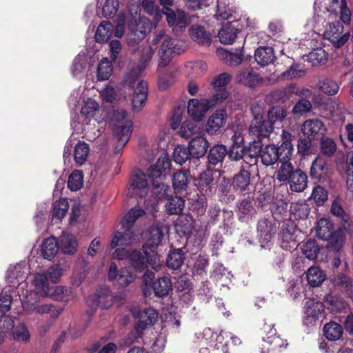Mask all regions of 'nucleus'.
<instances>
[{"instance_id":"obj_1","label":"nucleus","mask_w":353,"mask_h":353,"mask_svg":"<svg viewBox=\"0 0 353 353\" xmlns=\"http://www.w3.org/2000/svg\"><path fill=\"white\" fill-rule=\"evenodd\" d=\"M281 137L282 143L279 147H276L274 144H270L262 148L260 141H253L250 145V150H253L255 153L260 152L261 161L264 165H272L278 160L286 159V158L292 157L293 153L291 134L283 130Z\"/></svg>"},{"instance_id":"obj_2","label":"nucleus","mask_w":353,"mask_h":353,"mask_svg":"<svg viewBox=\"0 0 353 353\" xmlns=\"http://www.w3.org/2000/svg\"><path fill=\"white\" fill-rule=\"evenodd\" d=\"M110 125L113 136L117 141V148L121 149L129 141L132 122L127 117L125 110H114L111 115Z\"/></svg>"},{"instance_id":"obj_3","label":"nucleus","mask_w":353,"mask_h":353,"mask_svg":"<svg viewBox=\"0 0 353 353\" xmlns=\"http://www.w3.org/2000/svg\"><path fill=\"white\" fill-rule=\"evenodd\" d=\"M125 84L128 94L131 97V103L134 111H140L148 97V84L143 80L137 78V72H132L125 78Z\"/></svg>"},{"instance_id":"obj_4","label":"nucleus","mask_w":353,"mask_h":353,"mask_svg":"<svg viewBox=\"0 0 353 353\" xmlns=\"http://www.w3.org/2000/svg\"><path fill=\"white\" fill-rule=\"evenodd\" d=\"M152 43L154 45L161 43L158 52L159 67L167 66L172 59L173 53L179 54L183 52L182 46L174 44L172 39L166 34L164 30L155 32Z\"/></svg>"},{"instance_id":"obj_5","label":"nucleus","mask_w":353,"mask_h":353,"mask_svg":"<svg viewBox=\"0 0 353 353\" xmlns=\"http://www.w3.org/2000/svg\"><path fill=\"white\" fill-rule=\"evenodd\" d=\"M224 99V92L214 94L211 99H191L188 103V113L194 121H200L211 108Z\"/></svg>"},{"instance_id":"obj_6","label":"nucleus","mask_w":353,"mask_h":353,"mask_svg":"<svg viewBox=\"0 0 353 353\" xmlns=\"http://www.w3.org/2000/svg\"><path fill=\"white\" fill-rule=\"evenodd\" d=\"M130 312L133 316L139 318V321L135 325V332L132 334L134 335L133 339L130 337L128 339L129 341H125V345H130L132 343L138 342V339L141 337V334L143 330L154 324L158 319V313L153 308H148L141 312L137 308H132Z\"/></svg>"},{"instance_id":"obj_7","label":"nucleus","mask_w":353,"mask_h":353,"mask_svg":"<svg viewBox=\"0 0 353 353\" xmlns=\"http://www.w3.org/2000/svg\"><path fill=\"white\" fill-rule=\"evenodd\" d=\"M253 119L249 128V132L256 137H268L274 130V126L264 119V108L258 103L251 107Z\"/></svg>"},{"instance_id":"obj_8","label":"nucleus","mask_w":353,"mask_h":353,"mask_svg":"<svg viewBox=\"0 0 353 353\" xmlns=\"http://www.w3.org/2000/svg\"><path fill=\"white\" fill-rule=\"evenodd\" d=\"M324 312V305L321 302L309 299L305 304L304 325L311 327L321 323L325 317Z\"/></svg>"},{"instance_id":"obj_9","label":"nucleus","mask_w":353,"mask_h":353,"mask_svg":"<svg viewBox=\"0 0 353 353\" xmlns=\"http://www.w3.org/2000/svg\"><path fill=\"white\" fill-rule=\"evenodd\" d=\"M39 297L36 294L29 293L22 301L23 308L30 312H34L41 314L51 312L52 316L54 317L61 314L62 309L52 310L54 306L52 304L38 305Z\"/></svg>"},{"instance_id":"obj_10","label":"nucleus","mask_w":353,"mask_h":353,"mask_svg":"<svg viewBox=\"0 0 353 353\" xmlns=\"http://www.w3.org/2000/svg\"><path fill=\"white\" fill-rule=\"evenodd\" d=\"M324 37L337 48L344 46L350 38V32L343 31V26L340 21H335L329 25L324 32Z\"/></svg>"},{"instance_id":"obj_11","label":"nucleus","mask_w":353,"mask_h":353,"mask_svg":"<svg viewBox=\"0 0 353 353\" xmlns=\"http://www.w3.org/2000/svg\"><path fill=\"white\" fill-rule=\"evenodd\" d=\"M163 14L166 16L169 26L176 34L182 32L189 24L188 15L182 10H168Z\"/></svg>"},{"instance_id":"obj_12","label":"nucleus","mask_w":353,"mask_h":353,"mask_svg":"<svg viewBox=\"0 0 353 353\" xmlns=\"http://www.w3.org/2000/svg\"><path fill=\"white\" fill-rule=\"evenodd\" d=\"M123 299L124 296L123 294L114 295L109 288H105L97 290L90 297V301L93 302V306L108 309L112 305L114 301L117 299L121 301Z\"/></svg>"},{"instance_id":"obj_13","label":"nucleus","mask_w":353,"mask_h":353,"mask_svg":"<svg viewBox=\"0 0 353 353\" xmlns=\"http://www.w3.org/2000/svg\"><path fill=\"white\" fill-rule=\"evenodd\" d=\"M29 274V268L23 262L10 266L8 270L6 279L10 287L16 288L23 285Z\"/></svg>"},{"instance_id":"obj_14","label":"nucleus","mask_w":353,"mask_h":353,"mask_svg":"<svg viewBox=\"0 0 353 353\" xmlns=\"http://www.w3.org/2000/svg\"><path fill=\"white\" fill-rule=\"evenodd\" d=\"M146 25H148V22L145 19H140L131 27L130 32L126 35V41L130 47L135 48L145 38L148 32Z\"/></svg>"},{"instance_id":"obj_15","label":"nucleus","mask_w":353,"mask_h":353,"mask_svg":"<svg viewBox=\"0 0 353 353\" xmlns=\"http://www.w3.org/2000/svg\"><path fill=\"white\" fill-rule=\"evenodd\" d=\"M148 192V183L144 173L139 171L131 178V184L128 190V194L143 197Z\"/></svg>"},{"instance_id":"obj_16","label":"nucleus","mask_w":353,"mask_h":353,"mask_svg":"<svg viewBox=\"0 0 353 353\" xmlns=\"http://www.w3.org/2000/svg\"><path fill=\"white\" fill-rule=\"evenodd\" d=\"M227 120V113L225 110L221 109L215 111L208 118L205 130L209 134H219L221 128L225 125Z\"/></svg>"},{"instance_id":"obj_17","label":"nucleus","mask_w":353,"mask_h":353,"mask_svg":"<svg viewBox=\"0 0 353 353\" xmlns=\"http://www.w3.org/2000/svg\"><path fill=\"white\" fill-rule=\"evenodd\" d=\"M288 343L285 340H283L276 334L263 338L260 345V353H270L273 351H281L282 348H286Z\"/></svg>"},{"instance_id":"obj_18","label":"nucleus","mask_w":353,"mask_h":353,"mask_svg":"<svg viewBox=\"0 0 353 353\" xmlns=\"http://www.w3.org/2000/svg\"><path fill=\"white\" fill-rule=\"evenodd\" d=\"M326 131L323 123L319 119H307L301 126V132L307 139H314L317 135H322Z\"/></svg>"},{"instance_id":"obj_19","label":"nucleus","mask_w":353,"mask_h":353,"mask_svg":"<svg viewBox=\"0 0 353 353\" xmlns=\"http://www.w3.org/2000/svg\"><path fill=\"white\" fill-rule=\"evenodd\" d=\"M236 207L237 216L242 222H248L256 215V211L254 206V201L249 198L239 201Z\"/></svg>"},{"instance_id":"obj_20","label":"nucleus","mask_w":353,"mask_h":353,"mask_svg":"<svg viewBox=\"0 0 353 353\" xmlns=\"http://www.w3.org/2000/svg\"><path fill=\"white\" fill-rule=\"evenodd\" d=\"M204 136L205 133L193 137L189 142L188 148L192 157L199 159L206 153L209 147V143Z\"/></svg>"},{"instance_id":"obj_21","label":"nucleus","mask_w":353,"mask_h":353,"mask_svg":"<svg viewBox=\"0 0 353 353\" xmlns=\"http://www.w3.org/2000/svg\"><path fill=\"white\" fill-rule=\"evenodd\" d=\"M295 227L293 223H283L279 233L280 245L283 249L290 250L296 245L294 232Z\"/></svg>"},{"instance_id":"obj_22","label":"nucleus","mask_w":353,"mask_h":353,"mask_svg":"<svg viewBox=\"0 0 353 353\" xmlns=\"http://www.w3.org/2000/svg\"><path fill=\"white\" fill-rule=\"evenodd\" d=\"M276 225L272 219H262L257 225V232L261 243L270 241L272 234L275 232Z\"/></svg>"},{"instance_id":"obj_23","label":"nucleus","mask_w":353,"mask_h":353,"mask_svg":"<svg viewBox=\"0 0 353 353\" xmlns=\"http://www.w3.org/2000/svg\"><path fill=\"white\" fill-rule=\"evenodd\" d=\"M236 80L239 83L250 88L258 86L263 81L259 72L248 69L239 72L236 77Z\"/></svg>"},{"instance_id":"obj_24","label":"nucleus","mask_w":353,"mask_h":353,"mask_svg":"<svg viewBox=\"0 0 353 353\" xmlns=\"http://www.w3.org/2000/svg\"><path fill=\"white\" fill-rule=\"evenodd\" d=\"M48 281L46 274L43 272L36 274L32 280L34 290L30 293L36 294L38 296L46 297V295L49 294V290L51 288Z\"/></svg>"},{"instance_id":"obj_25","label":"nucleus","mask_w":353,"mask_h":353,"mask_svg":"<svg viewBox=\"0 0 353 353\" xmlns=\"http://www.w3.org/2000/svg\"><path fill=\"white\" fill-rule=\"evenodd\" d=\"M124 232H117L113 236L110 242L111 249H114L117 247L123 248L132 244L137 241L135 236L130 229H123Z\"/></svg>"},{"instance_id":"obj_26","label":"nucleus","mask_w":353,"mask_h":353,"mask_svg":"<svg viewBox=\"0 0 353 353\" xmlns=\"http://www.w3.org/2000/svg\"><path fill=\"white\" fill-rule=\"evenodd\" d=\"M179 133L183 138L192 139L204 134V132L201 125L194 121H186L182 123Z\"/></svg>"},{"instance_id":"obj_27","label":"nucleus","mask_w":353,"mask_h":353,"mask_svg":"<svg viewBox=\"0 0 353 353\" xmlns=\"http://www.w3.org/2000/svg\"><path fill=\"white\" fill-rule=\"evenodd\" d=\"M77 241L72 234L63 232L60 237L59 248L66 254H74L77 249Z\"/></svg>"},{"instance_id":"obj_28","label":"nucleus","mask_w":353,"mask_h":353,"mask_svg":"<svg viewBox=\"0 0 353 353\" xmlns=\"http://www.w3.org/2000/svg\"><path fill=\"white\" fill-rule=\"evenodd\" d=\"M254 59L259 65L265 66L273 63L276 57L272 47L264 46L255 50Z\"/></svg>"},{"instance_id":"obj_29","label":"nucleus","mask_w":353,"mask_h":353,"mask_svg":"<svg viewBox=\"0 0 353 353\" xmlns=\"http://www.w3.org/2000/svg\"><path fill=\"white\" fill-rule=\"evenodd\" d=\"M288 180L290 189L294 192H303L307 187V176L299 169L295 170Z\"/></svg>"},{"instance_id":"obj_30","label":"nucleus","mask_w":353,"mask_h":353,"mask_svg":"<svg viewBox=\"0 0 353 353\" xmlns=\"http://www.w3.org/2000/svg\"><path fill=\"white\" fill-rule=\"evenodd\" d=\"M191 39L199 45L209 46L212 39L210 34L204 27L193 25L189 30Z\"/></svg>"},{"instance_id":"obj_31","label":"nucleus","mask_w":353,"mask_h":353,"mask_svg":"<svg viewBox=\"0 0 353 353\" xmlns=\"http://www.w3.org/2000/svg\"><path fill=\"white\" fill-rule=\"evenodd\" d=\"M250 186V173L243 168L234 178V188L236 191L245 193L249 191Z\"/></svg>"},{"instance_id":"obj_32","label":"nucleus","mask_w":353,"mask_h":353,"mask_svg":"<svg viewBox=\"0 0 353 353\" xmlns=\"http://www.w3.org/2000/svg\"><path fill=\"white\" fill-rule=\"evenodd\" d=\"M163 232L162 228L158 226H152L148 231L145 236L146 238V248L150 247V248H156L159 246L163 240Z\"/></svg>"},{"instance_id":"obj_33","label":"nucleus","mask_w":353,"mask_h":353,"mask_svg":"<svg viewBox=\"0 0 353 353\" xmlns=\"http://www.w3.org/2000/svg\"><path fill=\"white\" fill-rule=\"evenodd\" d=\"M228 332L221 331L219 334L214 333L210 328H205L203 330V339L208 341V345L214 349H219L226 337Z\"/></svg>"},{"instance_id":"obj_34","label":"nucleus","mask_w":353,"mask_h":353,"mask_svg":"<svg viewBox=\"0 0 353 353\" xmlns=\"http://www.w3.org/2000/svg\"><path fill=\"white\" fill-rule=\"evenodd\" d=\"M291 157L286 159H281V165L276 171V179L280 182H284L288 180L294 172V168L292 163L290 161Z\"/></svg>"},{"instance_id":"obj_35","label":"nucleus","mask_w":353,"mask_h":353,"mask_svg":"<svg viewBox=\"0 0 353 353\" xmlns=\"http://www.w3.org/2000/svg\"><path fill=\"white\" fill-rule=\"evenodd\" d=\"M234 10L231 0H218L216 17L218 20H226L230 18Z\"/></svg>"},{"instance_id":"obj_36","label":"nucleus","mask_w":353,"mask_h":353,"mask_svg":"<svg viewBox=\"0 0 353 353\" xmlns=\"http://www.w3.org/2000/svg\"><path fill=\"white\" fill-rule=\"evenodd\" d=\"M90 153V147L84 141H79L74 148V160L78 166H81L87 161Z\"/></svg>"},{"instance_id":"obj_37","label":"nucleus","mask_w":353,"mask_h":353,"mask_svg":"<svg viewBox=\"0 0 353 353\" xmlns=\"http://www.w3.org/2000/svg\"><path fill=\"white\" fill-rule=\"evenodd\" d=\"M58 242L54 237L46 239L41 245V253L44 259L51 260L58 252Z\"/></svg>"},{"instance_id":"obj_38","label":"nucleus","mask_w":353,"mask_h":353,"mask_svg":"<svg viewBox=\"0 0 353 353\" xmlns=\"http://www.w3.org/2000/svg\"><path fill=\"white\" fill-rule=\"evenodd\" d=\"M316 234L319 239L322 240L328 239L332 236L333 232V224L327 219H321L316 223Z\"/></svg>"},{"instance_id":"obj_39","label":"nucleus","mask_w":353,"mask_h":353,"mask_svg":"<svg viewBox=\"0 0 353 353\" xmlns=\"http://www.w3.org/2000/svg\"><path fill=\"white\" fill-rule=\"evenodd\" d=\"M114 31L113 25L109 21H102L95 32V39L98 43L106 42L112 36Z\"/></svg>"},{"instance_id":"obj_40","label":"nucleus","mask_w":353,"mask_h":353,"mask_svg":"<svg viewBox=\"0 0 353 353\" xmlns=\"http://www.w3.org/2000/svg\"><path fill=\"white\" fill-rule=\"evenodd\" d=\"M67 268L68 266L65 263L59 262L58 263L48 268L47 270L43 273L46 274L48 280H50L51 283H57L60 281L63 272L66 271Z\"/></svg>"},{"instance_id":"obj_41","label":"nucleus","mask_w":353,"mask_h":353,"mask_svg":"<svg viewBox=\"0 0 353 353\" xmlns=\"http://www.w3.org/2000/svg\"><path fill=\"white\" fill-rule=\"evenodd\" d=\"M152 288L156 296L162 297L168 294L172 290V282L167 276L159 278L153 283Z\"/></svg>"},{"instance_id":"obj_42","label":"nucleus","mask_w":353,"mask_h":353,"mask_svg":"<svg viewBox=\"0 0 353 353\" xmlns=\"http://www.w3.org/2000/svg\"><path fill=\"white\" fill-rule=\"evenodd\" d=\"M325 336L330 341H335L339 340L343 334L341 325L335 322H330L323 327Z\"/></svg>"},{"instance_id":"obj_43","label":"nucleus","mask_w":353,"mask_h":353,"mask_svg":"<svg viewBox=\"0 0 353 353\" xmlns=\"http://www.w3.org/2000/svg\"><path fill=\"white\" fill-rule=\"evenodd\" d=\"M88 66V59L85 54H78L74 60L71 71L75 77H81L83 75Z\"/></svg>"},{"instance_id":"obj_44","label":"nucleus","mask_w":353,"mask_h":353,"mask_svg":"<svg viewBox=\"0 0 353 353\" xmlns=\"http://www.w3.org/2000/svg\"><path fill=\"white\" fill-rule=\"evenodd\" d=\"M227 154V149L223 145H216L209 152L208 160L210 163L217 165L221 163Z\"/></svg>"},{"instance_id":"obj_45","label":"nucleus","mask_w":353,"mask_h":353,"mask_svg":"<svg viewBox=\"0 0 353 353\" xmlns=\"http://www.w3.org/2000/svg\"><path fill=\"white\" fill-rule=\"evenodd\" d=\"M307 280L310 285L316 287L325 280V274L319 267H310L307 272Z\"/></svg>"},{"instance_id":"obj_46","label":"nucleus","mask_w":353,"mask_h":353,"mask_svg":"<svg viewBox=\"0 0 353 353\" xmlns=\"http://www.w3.org/2000/svg\"><path fill=\"white\" fill-rule=\"evenodd\" d=\"M145 211L141 208H132L124 216L122 221L123 229H131L135 221L143 216Z\"/></svg>"},{"instance_id":"obj_47","label":"nucleus","mask_w":353,"mask_h":353,"mask_svg":"<svg viewBox=\"0 0 353 353\" xmlns=\"http://www.w3.org/2000/svg\"><path fill=\"white\" fill-rule=\"evenodd\" d=\"M129 260L132 266L139 272L146 268V259L141 252L137 250H132L129 255Z\"/></svg>"},{"instance_id":"obj_48","label":"nucleus","mask_w":353,"mask_h":353,"mask_svg":"<svg viewBox=\"0 0 353 353\" xmlns=\"http://www.w3.org/2000/svg\"><path fill=\"white\" fill-rule=\"evenodd\" d=\"M230 79L231 77L228 73H222L216 77L212 81V85L216 91L215 94L224 92L226 99L228 97V93L225 90V86L230 82Z\"/></svg>"},{"instance_id":"obj_49","label":"nucleus","mask_w":353,"mask_h":353,"mask_svg":"<svg viewBox=\"0 0 353 353\" xmlns=\"http://www.w3.org/2000/svg\"><path fill=\"white\" fill-rule=\"evenodd\" d=\"M184 253L181 249L170 252L167 259V265L172 270L179 268L184 261Z\"/></svg>"},{"instance_id":"obj_50","label":"nucleus","mask_w":353,"mask_h":353,"mask_svg":"<svg viewBox=\"0 0 353 353\" xmlns=\"http://www.w3.org/2000/svg\"><path fill=\"white\" fill-rule=\"evenodd\" d=\"M70 290L65 286L57 285L51 287L49 290V294L46 297H49L54 301H68Z\"/></svg>"},{"instance_id":"obj_51","label":"nucleus","mask_w":353,"mask_h":353,"mask_svg":"<svg viewBox=\"0 0 353 353\" xmlns=\"http://www.w3.org/2000/svg\"><path fill=\"white\" fill-rule=\"evenodd\" d=\"M238 29L230 25L223 28L218 34L220 41L225 44H231L236 37Z\"/></svg>"},{"instance_id":"obj_52","label":"nucleus","mask_w":353,"mask_h":353,"mask_svg":"<svg viewBox=\"0 0 353 353\" xmlns=\"http://www.w3.org/2000/svg\"><path fill=\"white\" fill-rule=\"evenodd\" d=\"M112 72V66L111 62L108 58H103L99 63L97 68V79L99 81H105L109 79Z\"/></svg>"},{"instance_id":"obj_53","label":"nucleus","mask_w":353,"mask_h":353,"mask_svg":"<svg viewBox=\"0 0 353 353\" xmlns=\"http://www.w3.org/2000/svg\"><path fill=\"white\" fill-rule=\"evenodd\" d=\"M317 87L321 91L330 96L336 94L339 90L338 83L330 79L319 81Z\"/></svg>"},{"instance_id":"obj_54","label":"nucleus","mask_w":353,"mask_h":353,"mask_svg":"<svg viewBox=\"0 0 353 353\" xmlns=\"http://www.w3.org/2000/svg\"><path fill=\"white\" fill-rule=\"evenodd\" d=\"M69 203L66 199L55 201L52 205V218L61 220L68 212Z\"/></svg>"},{"instance_id":"obj_55","label":"nucleus","mask_w":353,"mask_h":353,"mask_svg":"<svg viewBox=\"0 0 353 353\" xmlns=\"http://www.w3.org/2000/svg\"><path fill=\"white\" fill-rule=\"evenodd\" d=\"M325 241H329V248L333 251H339L345 241L344 232L341 229L334 231L332 236Z\"/></svg>"},{"instance_id":"obj_56","label":"nucleus","mask_w":353,"mask_h":353,"mask_svg":"<svg viewBox=\"0 0 353 353\" xmlns=\"http://www.w3.org/2000/svg\"><path fill=\"white\" fill-rule=\"evenodd\" d=\"M184 203L185 201L181 196H175L168 199L165 208L170 214H179L182 212Z\"/></svg>"},{"instance_id":"obj_57","label":"nucleus","mask_w":353,"mask_h":353,"mask_svg":"<svg viewBox=\"0 0 353 353\" xmlns=\"http://www.w3.org/2000/svg\"><path fill=\"white\" fill-rule=\"evenodd\" d=\"M327 170V163L322 157H318L313 161L311 167V175L320 179Z\"/></svg>"},{"instance_id":"obj_58","label":"nucleus","mask_w":353,"mask_h":353,"mask_svg":"<svg viewBox=\"0 0 353 353\" xmlns=\"http://www.w3.org/2000/svg\"><path fill=\"white\" fill-rule=\"evenodd\" d=\"M287 116V111L280 106H274L268 112V121L273 126L276 122H281Z\"/></svg>"},{"instance_id":"obj_59","label":"nucleus","mask_w":353,"mask_h":353,"mask_svg":"<svg viewBox=\"0 0 353 353\" xmlns=\"http://www.w3.org/2000/svg\"><path fill=\"white\" fill-rule=\"evenodd\" d=\"M296 92L297 87L295 84L291 83L282 90L274 92L272 94L275 99H279L282 101V102H285L290 99L293 95H296Z\"/></svg>"},{"instance_id":"obj_60","label":"nucleus","mask_w":353,"mask_h":353,"mask_svg":"<svg viewBox=\"0 0 353 353\" xmlns=\"http://www.w3.org/2000/svg\"><path fill=\"white\" fill-rule=\"evenodd\" d=\"M160 179L154 180L153 182L152 194L157 199L161 200L166 198L171 192L170 186L160 181Z\"/></svg>"},{"instance_id":"obj_61","label":"nucleus","mask_w":353,"mask_h":353,"mask_svg":"<svg viewBox=\"0 0 353 353\" xmlns=\"http://www.w3.org/2000/svg\"><path fill=\"white\" fill-rule=\"evenodd\" d=\"M290 210L296 217L300 219H306L310 214V208L305 201L292 203Z\"/></svg>"},{"instance_id":"obj_62","label":"nucleus","mask_w":353,"mask_h":353,"mask_svg":"<svg viewBox=\"0 0 353 353\" xmlns=\"http://www.w3.org/2000/svg\"><path fill=\"white\" fill-rule=\"evenodd\" d=\"M99 108V103L92 98H88L84 103L81 108V117H84L85 120L89 119L94 115V113Z\"/></svg>"},{"instance_id":"obj_63","label":"nucleus","mask_w":353,"mask_h":353,"mask_svg":"<svg viewBox=\"0 0 353 353\" xmlns=\"http://www.w3.org/2000/svg\"><path fill=\"white\" fill-rule=\"evenodd\" d=\"M189 174L187 171L181 170L173 175V186L178 190H184L189 182Z\"/></svg>"},{"instance_id":"obj_64","label":"nucleus","mask_w":353,"mask_h":353,"mask_svg":"<svg viewBox=\"0 0 353 353\" xmlns=\"http://www.w3.org/2000/svg\"><path fill=\"white\" fill-rule=\"evenodd\" d=\"M83 175L79 170L73 171L68 177V187L72 191L79 190L83 185Z\"/></svg>"}]
</instances>
